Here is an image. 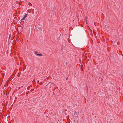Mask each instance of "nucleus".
Returning <instances> with one entry per match:
<instances>
[{
	"mask_svg": "<svg viewBox=\"0 0 123 123\" xmlns=\"http://www.w3.org/2000/svg\"><path fill=\"white\" fill-rule=\"evenodd\" d=\"M66 110V111L67 110H66H66Z\"/></svg>",
	"mask_w": 123,
	"mask_h": 123,
	"instance_id": "obj_9",
	"label": "nucleus"
},
{
	"mask_svg": "<svg viewBox=\"0 0 123 123\" xmlns=\"http://www.w3.org/2000/svg\"><path fill=\"white\" fill-rule=\"evenodd\" d=\"M52 84L53 83H51V82H49V84H48H48L49 85L50 84V85H51L50 84Z\"/></svg>",
	"mask_w": 123,
	"mask_h": 123,
	"instance_id": "obj_3",
	"label": "nucleus"
},
{
	"mask_svg": "<svg viewBox=\"0 0 123 123\" xmlns=\"http://www.w3.org/2000/svg\"><path fill=\"white\" fill-rule=\"evenodd\" d=\"M75 113H74V114L75 115H76V114H77V113H76V111H75Z\"/></svg>",
	"mask_w": 123,
	"mask_h": 123,
	"instance_id": "obj_5",
	"label": "nucleus"
},
{
	"mask_svg": "<svg viewBox=\"0 0 123 123\" xmlns=\"http://www.w3.org/2000/svg\"><path fill=\"white\" fill-rule=\"evenodd\" d=\"M10 37H11V35L10 34L9 36V39L10 38Z\"/></svg>",
	"mask_w": 123,
	"mask_h": 123,
	"instance_id": "obj_4",
	"label": "nucleus"
},
{
	"mask_svg": "<svg viewBox=\"0 0 123 123\" xmlns=\"http://www.w3.org/2000/svg\"><path fill=\"white\" fill-rule=\"evenodd\" d=\"M68 77H67L66 78V80H68Z\"/></svg>",
	"mask_w": 123,
	"mask_h": 123,
	"instance_id": "obj_6",
	"label": "nucleus"
},
{
	"mask_svg": "<svg viewBox=\"0 0 123 123\" xmlns=\"http://www.w3.org/2000/svg\"><path fill=\"white\" fill-rule=\"evenodd\" d=\"M27 15H28V14H26L23 17V18L22 19H21V20L22 21L23 20H25V19L27 17Z\"/></svg>",
	"mask_w": 123,
	"mask_h": 123,
	"instance_id": "obj_1",
	"label": "nucleus"
},
{
	"mask_svg": "<svg viewBox=\"0 0 123 123\" xmlns=\"http://www.w3.org/2000/svg\"><path fill=\"white\" fill-rule=\"evenodd\" d=\"M34 53L37 56H42V54H41L40 53L39 54H37V52L36 51H35L34 52Z\"/></svg>",
	"mask_w": 123,
	"mask_h": 123,
	"instance_id": "obj_2",
	"label": "nucleus"
},
{
	"mask_svg": "<svg viewBox=\"0 0 123 123\" xmlns=\"http://www.w3.org/2000/svg\"><path fill=\"white\" fill-rule=\"evenodd\" d=\"M21 87H23V86H21Z\"/></svg>",
	"mask_w": 123,
	"mask_h": 123,
	"instance_id": "obj_7",
	"label": "nucleus"
},
{
	"mask_svg": "<svg viewBox=\"0 0 123 123\" xmlns=\"http://www.w3.org/2000/svg\"><path fill=\"white\" fill-rule=\"evenodd\" d=\"M20 87H19L18 88H19V89H20Z\"/></svg>",
	"mask_w": 123,
	"mask_h": 123,
	"instance_id": "obj_8",
	"label": "nucleus"
}]
</instances>
